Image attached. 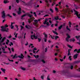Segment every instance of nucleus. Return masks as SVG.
<instances>
[{
	"mask_svg": "<svg viewBox=\"0 0 80 80\" xmlns=\"http://www.w3.org/2000/svg\"><path fill=\"white\" fill-rule=\"evenodd\" d=\"M47 79L48 80H50V77L49 76H48L47 78Z\"/></svg>",
	"mask_w": 80,
	"mask_h": 80,
	"instance_id": "nucleus-37",
	"label": "nucleus"
},
{
	"mask_svg": "<svg viewBox=\"0 0 80 80\" xmlns=\"http://www.w3.org/2000/svg\"><path fill=\"white\" fill-rule=\"evenodd\" d=\"M50 37H51V38H52V39H54V37H55V36H52V35H51Z\"/></svg>",
	"mask_w": 80,
	"mask_h": 80,
	"instance_id": "nucleus-30",
	"label": "nucleus"
},
{
	"mask_svg": "<svg viewBox=\"0 0 80 80\" xmlns=\"http://www.w3.org/2000/svg\"><path fill=\"white\" fill-rule=\"evenodd\" d=\"M33 21V19L32 18H30V19L28 21V22L29 23H30Z\"/></svg>",
	"mask_w": 80,
	"mask_h": 80,
	"instance_id": "nucleus-13",
	"label": "nucleus"
},
{
	"mask_svg": "<svg viewBox=\"0 0 80 80\" xmlns=\"http://www.w3.org/2000/svg\"><path fill=\"white\" fill-rule=\"evenodd\" d=\"M17 55L16 54H15L14 56H13V57L12 58H18V57H19V58H20L23 59V57H24V56H23V55L22 54H21V56L19 55L18 56H16Z\"/></svg>",
	"mask_w": 80,
	"mask_h": 80,
	"instance_id": "nucleus-3",
	"label": "nucleus"
},
{
	"mask_svg": "<svg viewBox=\"0 0 80 80\" xmlns=\"http://www.w3.org/2000/svg\"><path fill=\"white\" fill-rule=\"evenodd\" d=\"M1 36H2V35H1V34H0V45H1V43H2V42H3L6 39V38L5 37H4L2 38V37H1Z\"/></svg>",
	"mask_w": 80,
	"mask_h": 80,
	"instance_id": "nucleus-4",
	"label": "nucleus"
},
{
	"mask_svg": "<svg viewBox=\"0 0 80 80\" xmlns=\"http://www.w3.org/2000/svg\"><path fill=\"white\" fill-rule=\"evenodd\" d=\"M61 17H62V18H65V16H62Z\"/></svg>",
	"mask_w": 80,
	"mask_h": 80,
	"instance_id": "nucleus-62",
	"label": "nucleus"
},
{
	"mask_svg": "<svg viewBox=\"0 0 80 80\" xmlns=\"http://www.w3.org/2000/svg\"><path fill=\"white\" fill-rule=\"evenodd\" d=\"M12 25H13V23H12V22L11 23V25L10 26V27H11V29H13V27H14V26H13Z\"/></svg>",
	"mask_w": 80,
	"mask_h": 80,
	"instance_id": "nucleus-15",
	"label": "nucleus"
},
{
	"mask_svg": "<svg viewBox=\"0 0 80 80\" xmlns=\"http://www.w3.org/2000/svg\"><path fill=\"white\" fill-rule=\"evenodd\" d=\"M21 69H22V70H26V69L25 68H23L22 67H21Z\"/></svg>",
	"mask_w": 80,
	"mask_h": 80,
	"instance_id": "nucleus-26",
	"label": "nucleus"
},
{
	"mask_svg": "<svg viewBox=\"0 0 80 80\" xmlns=\"http://www.w3.org/2000/svg\"><path fill=\"white\" fill-rule=\"evenodd\" d=\"M34 57H35V58H38V57H39V56H38V55H36V56L34 55Z\"/></svg>",
	"mask_w": 80,
	"mask_h": 80,
	"instance_id": "nucleus-20",
	"label": "nucleus"
},
{
	"mask_svg": "<svg viewBox=\"0 0 80 80\" xmlns=\"http://www.w3.org/2000/svg\"><path fill=\"white\" fill-rule=\"evenodd\" d=\"M12 15L13 16H15L16 15V14L15 13H13Z\"/></svg>",
	"mask_w": 80,
	"mask_h": 80,
	"instance_id": "nucleus-61",
	"label": "nucleus"
},
{
	"mask_svg": "<svg viewBox=\"0 0 80 80\" xmlns=\"http://www.w3.org/2000/svg\"><path fill=\"white\" fill-rule=\"evenodd\" d=\"M7 16H8V17H9L10 18H12V16H10V15L9 14H8L7 15Z\"/></svg>",
	"mask_w": 80,
	"mask_h": 80,
	"instance_id": "nucleus-39",
	"label": "nucleus"
},
{
	"mask_svg": "<svg viewBox=\"0 0 80 80\" xmlns=\"http://www.w3.org/2000/svg\"><path fill=\"white\" fill-rule=\"evenodd\" d=\"M43 39H44V42H46L47 40V38H44Z\"/></svg>",
	"mask_w": 80,
	"mask_h": 80,
	"instance_id": "nucleus-32",
	"label": "nucleus"
},
{
	"mask_svg": "<svg viewBox=\"0 0 80 80\" xmlns=\"http://www.w3.org/2000/svg\"><path fill=\"white\" fill-rule=\"evenodd\" d=\"M74 11L75 12V14L76 16H77L78 18H80V14H78V12L77 11H75V9H74Z\"/></svg>",
	"mask_w": 80,
	"mask_h": 80,
	"instance_id": "nucleus-5",
	"label": "nucleus"
},
{
	"mask_svg": "<svg viewBox=\"0 0 80 80\" xmlns=\"http://www.w3.org/2000/svg\"><path fill=\"white\" fill-rule=\"evenodd\" d=\"M21 30H22V29H23V27L22 26H21Z\"/></svg>",
	"mask_w": 80,
	"mask_h": 80,
	"instance_id": "nucleus-43",
	"label": "nucleus"
},
{
	"mask_svg": "<svg viewBox=\"0 0 80 80\" xmlns=\"http://www.w3.org/2000/svg\"><path fill=\"white\" fill-rule=\"evenodd\" d=\"M77 52L78 53H80V49L78 50V51Z\"/></svg>",
	"mask_w": 80,
	"mask_h": 80,
	"instance_id": "nucleus-36",
	"label": "nucleus"
},
{
	"mask_svg": "<svg viewBox=\"0 0 80 80\" xmlns=\"http://www.w3.org/2000/svg\"><path fill=\"white\" fill-rule=\"evenodd\" d=\"M45 52H47V48H46L45 49Z\"/></svg>",
	"mask_w": 80,
	"mask_h": 80,
	"instance_id": "nucleus-53",
	"label": "nucleus"
},
{
	"mask_svg": "<svg viewBox=\"0 0 80 80\" xmlns=\"http://www.w3.org/2000/svg\"><path fill=\"white\" fill-rule=\"evenodd\" d=\"M49 0V2H52V1L51 0ZM45 2H46L48 6V0H45Z\"/></svg>",
	"mask_w": 80,
	"mask_h": 80,
	"instance_id": "nucleus-9",
	"label": "nucleus"
},
{
	"mask_svg": "<svg viewBox=\"0 0 80 80\" xmlns=\"http://www.w3.org/2000/svg\"><path fill=\"white\" fill-rule=\"evenodd\" d=\"M67 46L69 48H72V47H71V46L70 45H69L67 44Z\"/></svg>",
	"mask_w": 80,
	"mask_h": 80,
	"instance_id": "nucleus-29",
	"label": "nucleus"
},
{
	"mask_svg": "<svg viewBox=\"0 0 80 80\" xmlns=\"http://www.w3.org/2000/svg\"><path fill=\"white\" fill-rule=\"evenodd\" d=\"M25 27H26V28L28 29V28H30V26H29L28 25V26L26 25L25 26Z\"/></svg>",
	"mask_w": 80,
	"mask_h": 80,
	"instance_id": "nucleus-17",
	"label": "nucleus"
},
{
	"mask_svg": "<svg viewBox=\"0 0 80 80\" xmlns=\"http://www.w3.org/2000/svg\"><path fill=\"white\" fill-rule=\"evenodd\" d=\"M8 27V25L7 24L5 25V27L3 28V26H2L1 28L2 29L1 30L2 32H8V28H6V27Z\"/></svg>",
	"mask_w": 80,
	"mask_h": 80,
	"instance_id": "nucleus-1",
	"label": "nucleus"
},
{
	"mask_svg": "<svg viewBox=\"0 0 80 80\" xmlns=\"http://www.w3.org/2000/svg\"><path fill=\"white\" fill-rule=\"evenodd\" d=\"M27 15H28V16H29L30 18H31L32 16V15H30L29 13L27 14Z\"/></svg>",
	"mask_w": 80,
	"mask_h": 80,
	"instance_id": "nucleus-23",
	"label": "nucleus"
},
{
	"mask_svg": "<svg viewBox=\"0 0 80 80\" xmlns=\"http://www.w3.org/2000/svg\"><path fill=\"white\" fill-rule=\"evenodd\" d=\"M75 40L74 39V38L71 39L70 40V42H72H72H74Z\"/></svg>",
	"mask_w": 80,
	"mask_h": 80,
	"instance_id": "nucleus-22",
	"label": "nucleus"
},
{
	"mask_svg": "<svg viewBox=\"0 0 80 80\" xmlns=\"http://www.w3.org/2000/svg\"><path fill=\"white\" fill-rule=\"evenodd\" d=\"M54 18L55 20H58L59 18H58V16H56L54 17Z\"/></svg>",
	"mask_w": 80,
	"mask_h": 80,
	"instance_id": "nucleus-16",
	"label": "nucleus"
},
{
	"mask_svg": "<svg viewBox=\"0 0 80 80\" xmlns=\"http://www.w3.org/2000/svg\"><path fill=\"white\" fill-rule=\"evenodd\" d=\"M53 73H56V71H55V70H53Z\"/></svg>",
	"mask_w": 80,
	"mask_h": 80,
	"instance_id": "nucleus-64",
	"label": "nucleus"
},
{
	"mask_svg": "<svg viewBox=\"0 0 80 80\" xmlns=\"http://www.w3.org/2000/svg\"><path fill=\"white\" fill-rule=\"evenodd\" d=\"M1 70L2 72H3V73H5V72L6 71V70H5V69H3V68H1Z\"/></svg>",
	"mask_w": 80,
	"mask_h": 80,
	"instance_id": "nucleus-11",
	"label": "nucleus"
},
{
	"mask_svg": "<svg viewBox=\"0 0 80 80\" xmlns=\"http://www.w3.org/2000/svg\"><path fill=\"white\" fill-rule=\"evenodd\" d=\"M78 54H77L76 55H74V58L75 59H76V58H77V57H78Z\"/></svg>",
	"mask_w": 80,
	"mask_h": 80,
	"instance_id": "nucleus-12",
	"label": "nucleus"
},
{
	"mask_svg": "<svg viewBox=\"0 0 80 80\" xmlns=\"http://www.w3.org/2000/svg\"><path fill=\"white\" fill-rule=\"evenodd\" d=\"M10 43L11 44H9V45L10 47H12V45H13V43L12 42H11Z\"/></svg>",
	"mask_w": 80,
	"mask_h": 80,
	"instance_id": "nucleus-31",
	"label": "nucleus"
},
{
	"mask_svg": "<svg viewBox=\"0 0 80 80\" xmlns=\"http://www.w3.org/2000/svg\"><path fill=\"white\" fill-rule=\"evenodd\" d=\"M2 17L3 18H5L6 16H5V11H3L2 12Z\"/></svg>",
	"mask_w": 80,
	"mask_h": 80,
	"instance_id": "nucleus-6",
	"label": "nucleus"
},
{
	"mask_svg": "<svg viewBox=\"0 0 80 80\" xmlns=\"http://www.w3.org/2000/svg\"><path fill=\"white\" fill-rule=\"evenodd\" d=\"M18 15H19V14H20L21 13V11H19L18 12Z\"/></svg>",
	"mask_w": 80,
	"mask_h": 80,
	"instance_id": "nucleus-38",
	"label": "nucleus"
},
{
	"mask_svg": "<svg viewBox=\"0 0 80 80\" xmlns=\"http://www.w3.org/2000/svg\"><path fill=\"white\" fill-rule=\"evenodd\" d=\"M37 49L36 48H34L32 50V51H35V50H37Z\"/></svg>",
	"mask_w": 80,
	"mask_h": 80,
	"instance_id": "nucleus-44",
	"label": "nucleus"
},
{
	"mask_svg": "<svg viewBox=\"0 0 80 80\" xmlns=\"http://www.w3.org/2000/svg\"><path fill=\"white\" fill-rule=\"evenodd\" d=\"M55 2H53L52 4V6H53V5H55Z\"/></svg>",
	"mask_w": 80,
	"mask_h": 80,
	"instance_id": "nucleus-59",
	"label": "nucleus"
},
{
	"mask_svg": "<svg viewBox=\"0 0 80 80\" xmlns=\"http://www.w3.org/2000/svg\"><path fill=\"white\" fill-rule=\"evenodd\" d=\"M50 11H51V12L52 13H53V10H52V9L51 8L50 9Z\"/></svg>",
	"mask_w": 80,
	"mask_h": 80,
	"instance_id": "nucleus-47",
	"label": "nucleus"
},
{
	"mask_svg": "<svg viewBox=\"0 0 80 80\" xmlns=\"http://www.w3.org/2000/svg\"><path fill=\"white\" fill-rule=\"evenodd\" d=\"M66 28L67 30H68L69 31V32H70V28H68V26H67Z\"/></svg>",
	"mask_w": 80,
	"mask_h": 80,
	"instance_id": "nucleus-25",
	"label": "nucleus"
},
{
	"mask_svg": "<svg viewBox=\"0 0 80 80\" xmlns=\"http://www.w3.org/2000/svg\"><path fill=\"white\" fill-rule=\"evenodd\" d=\"M8 60L10 62H13V60H10L9 59H8Z\"/></svg>",
	"mask_w": 80,
	"mask_h": 80,
	"instance_id": "nucleus-49",
	"label": "nucleus"
},
{
	"mask_svg": "<svg viewBox=\"0 0 80 80\" xmlns=\"http://www.w3.org/2000/svg\"><path fill=\"white\" fill-rule=\"evenodd\" d=\"M70 51H71V49L68 50V56H69V55H71V54L70 53Z\"/></svg>",
	"mask_w": 80,
	"mask_h": 80,
	"instance_id": "nucleus-10",
	"label": "nucleus"
},
{
	"mask_svg": "<svg viewBox=\"0 0 80 80\" xmlns=\"http://www.w3.org/2000/svg\"><path fill=\"white\" fill-rule=\"evenodd\" d=\"M43 35H44L45 38H47V34H46V33H45V32L44 33Z\"/></svg>",
	"mask_w": 80,
	"mask_h": 80,
	"instance_id": "nucleus-14",
	"label": "nucleus"
},
{
	"mask_svg": "<svg viewBox=\"0 0 80 80\" xmlns=\"http://www.w3.org/2000/svg\"><path fill=\"white\" fill-rule=\"evenodd\" d=\"M73 66L72 65L71 67V70H72V69H73Z\"/></svg>",
	"mask_w": 80,
	"mask_h": 80,
	"instance_id": "nucleus-50",
	"label": "nucleus"
},
{
	"mask_svg": "<svg viewBox=\"0 0 80 80\" xmlns=\"http://www.w3.org/2000/svg\"><path fill=\"white\" fill-rule=\"evenodd\" d=\"M27 14H26L23 15L22 16H21V17L23 18V17H25V16H27Z\"/></svg>",
	"mask_w": 80,
	"mask_h": 80,
	"instance_id": "nucleus-27",
	"label": "nucleus"
},
{
	"mask_svg": "<svg viewBox=\"0 0 80 80\" xmlns=\"http://www.w3.org/2000/svg\"><path fill=\"white\" fill-rule=\"evenodd\" d=\"M47 21H48V19H46L44 23V24H47V25H49V23L48 22H47Z\"/></svg>",
	"mask_w": 80,
	"mask_h": 80,
	"instance_id": "nucleus-8",
	"label": "nucleus"
},
{
	"mask_svg": "<svg viewBox=\"0 0 80 80\" xmlns=\"http://www.w3.org/2000/svg\"><path fill=\"white\" fill-rule=\"evenodd\" d=\"M53 33H54L55 34H56V35H58V33H57V32H56V31H53Z\"/></svg>",
	"mask_w": 80,
	"mask_h": 80,
	"instance_id": "nucleus-33",
	"label": "nucleus"
},
{
	"mask_svg": "<svg viewBox=\"0 0 80 80\" xmlns=\"http://www.w3.org/2000/svg\"><path fill=\"white\" fill-rule=\"evenodd\" d=\"M68 59L69 60H72V56H69Z\"/></svg>",
	"mask_w": 80,
	"mask_h": 80,
	"instance_id": "nucleus-28",
	"label": "nucleus"
},
{
	"mask_svg": "<svg viewBox=\"0 0 80 80\" xmlns=\"http://www.w3.org/2000/svg\"><path fill=\"white\" fill-rule=\"evenodd\" d=\"M33 14H34V15H35V17H37V15H36V12H34L33 13Z\"/></svg>",
	"mask_w": 80,
	"mask_h": 80,
	"instance_id": "nucleus-56",
	"label": "nucleus"
},
{
	"mask_svg": "<svg viewBox=\"0 0 80 80\" xmlns=\"http://www.w3.org/2000/svg\"><path fill=\"white\" fill-rule=\"evenodd\" d=\"M11 50H12V52H14V49H13V48H11Z\"/></svg>",
	"mask_w": 80,
	"mask_h": 80,
	"instance_id": "nucleus-54",
	"label": "nucleus"
},
{
	"mask_svg": "<svg viewBox=\"0 0 80 80\" xmlns=\"http://www.w3.org/2000/svg\"><path fill=\"white\" fill-rule=\"evenodd\" d=\"M57 38H58V36H56L55 37V40H57Z\"/></svg>",
	"mask_w": 80,
	"mask_h": 80,
	"instance_id": "nucleus-34",
	"label": "nucleus"
},
{
	"mask_svg": "<svg viewBox=\"0 0 80 80\" xmlns=\"http://www.w3.org/2000/svg\"><path fill=\"white\" fill-rule=\"evenodd\" d=\"M48 16H49V15L48 14H46L45 16H44V17H48Z\"/></svg>",
	"mask_w": 80,
	"mask_h": 80,
	"instance_id": "nucleus-57",
	"label": "nucleus"
},
{
	"mask_svg": "<svg viewBox=\"0 0 80 80\" xmlns=\"http://www.w3.org/2000/svg\"><path fill=\"white\" fill-rule=\"evenodd\" d=\"M7 42H6V45H8V43H9V40H8V39H7Z\"/></svg>",
	"mask_w": 80,
	"mask_h": 80,
	"instance_id": "nucleus-19",
	"label": "nucleus"
},
{
	"mask_svg": "<svg viewBox=\"0 0 80 80\" xmlns=\"http://www.w3.org/2000/svg\"><path fill=\"white\" fill-rule=\"evenodd\" d=\"M78 50V49H75L74 51V52H77Z\"/></svg>",
	"mask_w": 80,
	"mask_h": 80,
	"instance_id": "nucleus-45",
	"label": "nucleus"
},
{
	"mask_svg": "<svg viewBox=\"0 0 80 80\" xmlns=\"http://www.w3.org/2000/svg\"><path fill=\"white\" fill-rule=\"evenodd\" d=\"M42 62L43 63H45V61L43 60H42Z\"/></svg>",
	"mask_w": 80,
	"mask_h": 80,
	"instance_id": "nucleus-48",
	"label": "nucleus"
},
{
	"mask_svg": "<svg viewBox=\"0 0 80 80\" xmlns=\"http://www.w3.org/2000/svg\"><path fill=\"white\" fill-rule=\"evenodd\" d=\"M66 35L67 36V37L66 38V41L67 42H68V40H69V38H70V36L68 34H67Z\"/></svg>",
	"mask_w": 80,
	"mask_h": 80,
	"instance_id": "nucleus-7",
	"label": "nucleus"
},
{
	"mask_svg": "<svg viewBox=\"0 0 80 80\" xmlns=\"http://www.w3.org/2000/svg\"><path fill=\"white\" fill-rule=\"evenodd\" d=\"M16 2H17L18 3H19V0H16Z\"/></svg>",
	"mask_w": 80,
	"mask_h": 80,
	"instance_id": "nucleus-51",
	"label": "nucleus"
},
{
	"mask_svg": "<svg viewBox=\"0 0 80 80\" xmlns=\"http://www.w3.org/2000/svg\"><path fill=\"white\" fill-rule=\"evenodd\" d=\"M33 44H30V45L29 46V48H30V46H33Z\"/></svg>",
	"mask_w": 80,
	"mask_h": 80,
	"instance_id": "nucleus-46",
	"label": "nucleus"
},
{
	"mask_svg": "<svg viewBox=\"0 0 80 80\" xmlns=\"http://www.w3.org/2000/svg\"><path fill=\"white\" fill-rule=\"evenodd\" d=\"M9 2H10L8 1H7L5 0L4 1V3L5 4L7 3H9Z\"/></svg>",
	"mask_w": 80,
	"mask_h": 80,
	"instance_id": "nucleus-18",
	"label": "nucleus"
},
{
	"mask_svg": "<svg viewBox=\"0 0 80 80\" xmlns=\"http://www.w3.org/2000/svg\"><path fill=\"white\" fill-rule=\"evenodd\" d=\"M55 10L56 12H58V8H55Z\"/></svg>",
	"mask_w": 80,
	"mask_h": 80,
	"instance_id": "nucleus-35",
	"label": "nucleus"
},
{
	"mask_svg": "<svg viewBox=\"0 0 80 80\" xmlns=\"http://www.w3.org/2000/svg\"><path fill=\"white\" fill-rule=\"evenodd\" d=\"M17 35H18V33H17L16 34L15 36V38H17Z\"/></svg>",
	"mask_w": 80,
	"mask_h": 80,
	"instance_id": "nucleus-40",
	"label": "nucleus"
},
{
	"mask_svg": "<svg viewBox=\"0 0 80 80\" xmlns=\"http://www.w3.org/2000/svg\"><path fill=\"white\" fill-rule=\"evenodd\" d=\"M15 27H16L17 28H18V26L17 25H15Z\"/></svg>",
	"mask_w": 80,
	"mask_h": 80,
	"instance_id": "nucleus-60",
	"label": "nucleus"
},
{
	"mask_svg": "<svg viewBox=\"0 0 80 80\" xmlns=\"http://www.w3.org/2000/svg\"><path fill=\"white\" fill-rule=\"evenodd\" d=\"M62 27H63V26H62V25H61L60 26H59L58 27V29L59 30H61V29H62Z\"/></svg>",
	"mask_w": 80,
	"mask_h": 80,
	"instance_id": "nucleus-21",
	"label": "nucleus"
},
{
	"mask_svg": "<svg viewBox=\"0 0 80 80\" xmlns=\"http://www.w3.org/2000/svg\"><path fill=\"white\" fill-rule=\"evenodd\" d=\"M69 25H72V23H71V22H69Z\"/></svg>",
	"mask_w": 80,
	"mask_h": 80,
	"instance_id": "nucleus-52",
	"label": "nucleus"
},
{
	"mask_svg": "<svg viewBox=\"0 0 80 80\" xmlns=\"http://www.w3.org/2000/svg\"><path fill=\"white\" fill-rule=\"evenodd\" d=\"M33 37L34 38H35V39H37V37L36 36H35V34H34L33 35Z\"/></svg>",
	"mask_w": 80,
	"mask_h": 80,
	"instance_id": "nucleus-24",
	"label": "nucleus"
},
{
	"mask_svg": "<svg viewBox=\"0 0 80 80\" xmlns=\"http://www.w3.org/2000/svg\"><path fill=\"white\" fill-rule=\"evenodd\" d=\"M12 37V36L10 35L8 36V38H11Z\"/></svg>",
	"mask_w": 80,
	"mask_h": 80,
	"instance_id": "nucleus-58",
	"label": "nucleus"
},
{
	"mask_svg": "<svg viewBox=\"0 0 80 80\" xmlns=\"http://www.w3.org/2000/svg\"><path fill=\"white\" fill-rule=\"evenodd\" d=\"M38 40L39 42H40L41 41V38H38Z\"/></svg>",
	"mask_w": 80,
	"mask_h": 80,
	"instance_id": "nucleus-41",
	"label": "nucleus"
},
{
	"mask_svg": "<svg viewBox=\"0 0 80 80\" xmlns=\"http://www.w3.org/2000/svg\"><path fill=\"white\" fill-rule=\"evenodd\" d=\"M2 49L3 51H5V47H3V48H2Z\"/></svg>",
	"mask_w": 80,
	"mask_h": 80,
	"instance_id": "nucleus-42",
	"label": "nucleus"
},
{
	"mask_svg": "<svg viewBox=\"0 0 80 80\" xmlns=\"http://www.w3.org/2000/svg\"><path fill=\"white\" fill-rule=\"evenodd\" d=\"M19 11H21V8H19Z\"/></svg>",
	"mask_w": 80,
	"mask_h": 80,
	"instance_id": "nucleus-63",
	"label": "nucleus"
},
{
	"mask_svg": "<svg viewBox=\"0 0 80 80\" xmlns=\"http://www.w3.org/2000/svg\"><path fill=\"white\" fill-rule=\"evenodd\" d=\"M43 78H44V76H41L42 79V80H43V79H44Z\"/></svg>",
	"mask_w": 80,
	"mask_h": 80,
	"instance_id": "nucleus-55",
	"label": "nucleus"
},
{
	"mask_svg": "<svg viewBox=\"0 0 80 80\" xmlns=\"http://www.w3.org/2000/svg\"><path fill=\"white\" fill-rule=\"evenodd\" d=\"M41 19H39L38 20H34V22H32V23H33V25H34V26H36V27H38V22L40 21V20Z\"/></svg>",
	"mask_w": 80,
	"mask_h": 80,
	"instance_id": "nucleus-2",
	"label": "nucleus"
}]
</instances>
